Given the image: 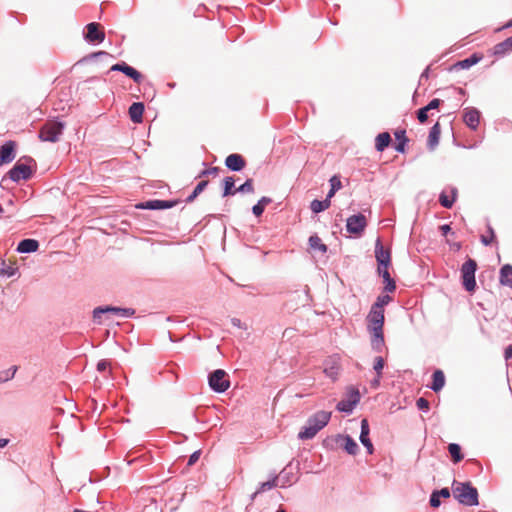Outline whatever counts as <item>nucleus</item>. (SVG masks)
I'll use <instances>...</instances> for the list:
<instances>
[{
	"instance_id": "nucleus-24",
	"label": "nucleus",
	"mask_w": 512,
	"mask_h": 512,
	"mask_svg": "<svg viewBox=\"0 0 512 512\" xmlns=\"http://www.w3.org/2000/svg\"><path fill=\"white\" fill-rule=\"evenodd\" d=\"M512 51V36L496 44L493 48V54L496 56H503Z\"/></svg>"
},
{
	"instance_id": "nucleus-46",
	"label": "nucleus",
	"mask_w": 512,
	"mask_h": 512,
	"mask_svg": "<svg viewBox=\"0 0 512 512\" xmlns=\"http://www.w3.org/2000/svg\"><path fill=\"white\" fill-rule=\"evenodd\" d=\"M110 366H111V363H110L108 360L103 359V360H100V361L98 362V364H97V370H98L99 372H104V371H106L108 368H110Z\"/></svg>"
},
{
	"instance_id": "nucleus-42",
	"label": "nucleus",
	"mask_w": 512,
	"mask_h": 512,
	"mask_svg": "<svg viewBox=\"0 0 512 512\" xmlns=\"http://www.w3.org/2000/svg\"><path fill=\"white\" fill-rule=\"evenodd\" d=\"M324 373L331 379L335 380V379H337V376L339 374V367L337 365L325 367Z\"/></svg>"
},
{
	"instance_id": "nucleus-26",
	"label": "nucleus",
	"mask_w": 512,
	"mask_h": 512,
	"mask_svg": "<svg viewBox=\"0 0 512 512\" xmlns=\"http://www.w3.org/2000/svg\"><path fill=\"white\" fill-rule=\"evenodd\" d=\"M482 59V55L477 53L472 54L469 58L461 60L454 65L455 69H468L477 64Z\"/></svg>"
},
{
	"instance_id": "nucleus-32",
	"label": "nucleus",
	"mask_w": 512,
	"mask_h": 512,
	"mask_svg": "<svg viewBox=\"0 0 512 512\" xmlns=\"http://www.w3.org/2000/svg\"><path fill=\"white\" fill-rule=\"evenodd\" d=\"M309 245L313 250H319L322 253L327 251V246L322 242L318 235H312L309 238Z\"/></svg>"
},
{
	"instance_id": "nucleus-27",
	"label": "nucleus",
	"mask_w": 512,
	"mask_h": 512,
	"mask_svg": "<svg viewBox=\"0 0 512 512\" xmlns=\"http://www.w3.org/2000/svg\"><path fill=\"white\" fill-rule=\"evenodd\" d=\"M391 137L388 132L380 133L375 138V148L377 151L382 152L389 146Z\"/></svg>"
},
{
	"instance_id": "nucleus-59",
	"label": "nucleus",
	"mask_w": 512,
	"mask_h": 512,
	"mask_svg": "<svg viewBox=\"0 0 512 512\" xmlns=\"http://www.w3.org/2000/svg\"><path fill=\"white\" fill-rule=\"evenodd\" d=\"M440 230L442 231L443 235H446L450 231V226L446 224L442 225L440 227Z\"/></svg>"
},
{
	"instance_id": "nucleus-36",
	"label": "nucleus",
	"mask_w": 512,
	"mask_h": 512,
	"mask_svg": "<svg viewBox=\"0 0 512 512\" xmlns=\"http://www.w3.org/2000/svg\"><path fill=\"white\" fill-rule=\"evenodd\" d=\"M392 298L389 295L378 296L376 302L372 305L374 309L384 310V306L387 305Z\"/></svg>"
},
{
	"instance_id": "nucleus-60",
	"label": "nucleus",
	"mask_w": 512,
	"mask_h": 512,
	"mask_svg": "<svg viewBox=\"0 0 512 512\" xmlns=\"http://www.w3.org/2000/svg\"><path fill=\"white\" fill-rule=\"evenodd\" d=\"M199 194H197L195 191L192 192V194L187 198V202H192L194 201V199L198 196Z\"/></svg>"
},
{
	"instance_id": "nucleus-64",
	"label": "nucleus",
	"mask_w": 512,
	"mask_h": 512,
	"mask_svg": "<svg viewBox=\"0 0 512 512\" xmlns=\"http://www.w3.org/2000/svg\"><path fill=\"white\" fill-rule=\"evenodd\" d=\"M93 55H94V56H102V55H105V56H106V55H108V53H107V52H105V51H99V52L94 53Z\"/></svg>"
},
{
	"instance_id": "nucleus-62",
	"label": "nucleus",
	"mask_w": 512,
	"mask_h": 512,
	"mask_svg": "<svg viewBox=\"0 0 512 512\" xmlns=\"http://www.w3.org/2000/svg\"><path fill=\"white\" fill-rule=\"evenodd\" d=\"M336 193V190H333L332 188L330 189V191L328 192V195H327V198L326 199H331L334 194Z\"/></svg>"
},
{
	"instance_id": "nucleus-10",
	"label": "nucleus",
	"mask_w": 512,
	"mask_h": 512,
	"mask_svg": "<svg viewBox=\"0 0 512 512\" xmlns=\"http://www.w3.org/2000/svg\"><path fill=\"white\" fill-rule=\"evenodd\" d=\"M101 26L99 23L92 22L86 26L87 32L85 34V39L89 42H97L101 43L105 39V33L100 29Z\"/></svg>"
},
{
	"instance_id": "nucleus-19",
	"label": "nucleus",
	"mask_w": 512,
	"mask_h": 512,
	"mask_svg": "<svg viewBox=\"0 0 512 512\" xmlns=\"http://www.w3.org/2000/svg\"><path fill=\"white\" fill-rule=\"evenodd\" d=\"M15 144L12 141L6 142L0 148V162L9 163L14 159Z\"/></svg>"
},
{
	"instance_id": "nucleus-38",
	"label": "nucleus",
	"mask_w": 512,
	"mask_h": 512,
	"mask_svg": "<svg viewBox=\"0 0 512 512\" xmlns=\"http://www.w3.org/2000/svg\"><path fill=\"white\" fill-rule=\"evenodd\" d=\"M383 367H384V360H383V358L382 357H377L375 359V363H374V370L377 371V373H378V377L374 381V385L375 386L379 385L380 374H381V370L383 369Z\"/></svg>"
},
{
	"instance_id": "nucleus-37",
	"label": "nucleus",
	"mask_w": 512,
	"mask_h": 512,
	"mask_svg": "<svg viewBox=\"0 0 512 512\" xmlns=\"http://www.w3.org/2000/svg\"><path fill=\"white\" fill-rule=\"evenodd\" d=\"M452 193H453L452 199H450L445 193H441V195L439 197V202L443 207H445V208L452 207V205L455 201V197H456V190H453Z\"/></svg>"
},
{
	"instance_id": "nucleus-29",
	"label": "nucleus",
	"mask_w": 512,
	"mask_h": 512,
	"mask_svg": "<svg viewBox=\"0 0 512 512\" xmlns=\"http://www.w3.org/2000/svg\"><path fill=\"white\" fill-rule=\"evenodd\" d=\"M18 267L15 262L9 261L8 263L2 261L0 264V275L11 277L16 274Z\"/></svg>"
},
{
	"instance_id": "nucleus-58",
	"label": "nucleus",
	"mask_w": 512,
	"mask_h": 512,
	"mask_svg": "<svg viewBox=\"0 0 512 512\" xmlns=\"http://www.w3.org/2000/svg\"><path fill=\"white\" fill-rule=\"evenodd\" d=\"M395 136H396V138H397L399 141H401L403 138H406V137H405V131H404V130H402V131H397V132L395 133Z\"/></svg>"
},
{
	"instance_id": "nucleus-53",
	"label": "nucleus",
	"mask_w": 512,
	"mask_h": 512,
	"mask_svg": "<svg viewBox=\"0 0 512 512\" xmlns=\"http://www.w3.org/2000/svg\"><path fill=\"white\" fill-rule=\"evenodd\" d=\"M264 209L265 208H263L259 203H257L256 205L253 206L252 212L255 216L259 217L264 212Z\"/></svg>"
},
{
	"instance_id": "nucleus-13",
	"label": "nucleus",
	"mask_w": 512,
	"mask_h": 512,
	"mask_svg": "<svg viewBox=\"0 0 512 512\" xmlns=\"http://www.w3.org/2000/svg\"><path fill=\"white\" fill-rule=\"evenodd\" d=\"M463 121L469 128L476 130L480 123V112L474 107L465 108Z\"/></svg>"
},
{
	"instance_id": "nucleus-41",
	"label": "nucleus",
	"mask_w": 512,
	"mask_h": 512,
	"mask_svg": "<svg viewBox=\"0 0 512 512\" xmlns=\"http://www.w3.org/2000/svg\"><path fill=\"white\" fill-rule=\"evenodd\" d=\"M277 486V478H274L271 481H267L261 484L260 488L256 491L255 495L266 490L272 489Z\"/></svg>"
},
{
	"instance_id": "nucleus-28",
	"label": "nucleus",
	"mask_w": 512,
	"mask_h": 512,
	"mask_svg": "<svg viewBox=\"0 0 512 512\" xmlns=\"http://www.w3.org/2000/svg\"><path fill=\"white\" fill-rule=\"evenodd\" d=\"M441 128L440 124L437 122L431 128L429 136H428V146L433 149L438 143L440 138Z\"/></svg>"
},
{
	"instance_id": "nucleus-3",
	"label": "nucleus",
	"mask_w": 512,
	"mask_h": 512,
	"mask_svg": "<svg viewBox=\"0 0 512 512\" xmlns=\"http://www.w3.org/2000/svg\"><path fill=\"white\" fill-rule=\"evenodd\" d=\"M477 263L474 259L469 258L461 267V277L464 288L468 292H473L476 288L475 272Z\"/></svg>"
},
{
	"instance_id": "nucleus-17",
	"label": "nucleus",
	"mask_w": 512,
	"mask_h": 512,
	"mask_svg": "<svg viewBox=\"0 0 512 512\" xmlns=\"http://www.w3.org/2000/svg\"><path fill=\"white\" fill-rule=\"evenodd\" d=\"M225 165L232 171H241L246 166V161L240 154H230L225 159Z\"/></svg>"
},
{
	"instance_id": "nucleus-52",
	"label": "nucleus",
	"mask_w": 512,
	"mask_h": 512,
	"mask_svg": "<svg viewBox=\"0 0 512 512\" xmlns=\"http://www.w3.org/2000/svg\"><path fill=\"white\" fill-rule=\"evenodd\" d=\"M391 263H385V264H378V273L379 275H384V273L389 272V266Z\"/></svg>"
},
{
	"instance_id": "nucleus-34",
	"label": "nucleus",
	"mask_w": 512,
	"mask_h": 512,
	"mask_svg": "<svg viewBox=\"0 0 512 512\" xmlns=\"http://www.w3.org/2000/svg\"><path fill=\"white\" fill-rule=\"evenodd\" d=\"M234 184H235V180L233 177H226L224 179L223 197H227V196L236 194V189L233 190Z\"/></svg>"
},
{
	"instance_id": "nucleus-48",
	"label": "nucleus",
	"mask_w": 512,
	"mask_h": 512,
	"mask_svg": "<svg viewBox=\"0 0 512 512\" xmlns=\"http://www.w3.org/2000/svg\"><path fill=\"white\" fill-rule=\"evenodd\" d=\"M440 496H439V493H436L435 491L432 493L431 497H430V505L432 507H438L440 506Z\"/></svg>"
},
{
	"instance_id": "nucleus-44",
	"label": "nucleus",
	"mask_w": 512,
	"mask_h": 512,
	"mask_svg": "<svg viewBox=\"0 0 512 512\" xmlns=\"http://www.w3.org/2000/svg\"><path fill=\"white\" fill-rule=\"evenodd\" d=\"M220 172V168L219 167H211L209 169H206V170H203L199 177H205V176H209V175H212L214 177H216Z\"/></svg>"
},
{
	"instance_id": "nucleus-12",
	"label": "nucleus",
	"mask_w": 512,
	"mask_h": 512,
	"mask_svg": "<svg viewBox=\"0 0 512 512\" xmlns=\"http://www.w3.org/2000/svg\"><path fill=\"white\" fill-rule=\"evenodd\" d=\"M177 201L150 200L136 205L138 209L161 210L174 207Z\"/></svg>"
},
{
	"instance_id": "nucleus-35",
	"label": "nucleus",
	"mask_w": 512,
	"mask_h": 512,
	"mask_svg": "<svg viewBox=\"0 0 512 512\" xmlns=\"http://www.w3.org/2000/svg\"><path fill=\"white\" fill-rule=\"evenodd\" d=\"M383 281L385 283L384 290L387 292H394L396 289L395 281L391 278L390 273L386 272L382 275Z\"/></svg>"
},
{
	"instance_id": "nucleus-39",
	"label": "nucleus",
	"mask_w": 512,
	"mask_h": 512,
	"mask_svg": "<svg viewBox=\"0 0 512 512\" xmlns=\"http://www.w3.org/2000/svg\"><path fill=\"white\" fill-rule=\"evenodd\" d=\"M236 192H254L253 180L247 179L241 186L236 189Z\"/></svg>"
},
{
	"instance_id": "nucleus-23",
	"label": "nucleus",
	"mask_w": 512,
	"mask_h": 512,
	"mask_svg": "<svg viewBox=\"0 0 512 512\" xmlns=\"http://www.w3.org/2000/svg\"><path fill=\"white\" fill-rule=\"evenodd\" d=\"M39 248V243L34 239H24L22 240L17 247V251L21 253H31L37 251Z\"/></svg>"
},
{
	"instance_id": "nucleus-49",
	"label": "nucleus",
	"mask_w": 512,
	"mask_h": 512,
	"mask_svg": "<svg viewBox=\"0 0 512 512\" xmlns=\"http://www.w3.org/2000/svg\"><path fill=\"white\" fill-rule=\"evenodd\" d=\"M441 102L442 101L440 99L435 98V99L431 100L425 107L428 109V111H431V110L439 108Z\"/></svg>"
},
{
	"instance_id": "nucleus-20",
	"label": "nucleus",
	"mask_w": 512,
	"mask_h": 512,
	"mask_svg": "<svg viewBox=\"0 0 512 512\" xmlns=\"http://www.w3.org/2000/svg\"><path fill=\"white\" fill-rule=\"evenodd\" d=\"M144 104L141 102H134L129 107V116L133 123H141L143 120Z\"/></svg>"
},
{
	"instance_id": "nucleus-9",
	"label": "nucleus",
	"mask_w": 512,
	"mask_h": 512,
	"mask_svg": "<svg viewBox=\"0 0 512 512\" xmlns=\"http://www.w3.org/2000/svg\"><path fill=\"white\" fill-rule=\"evenodd\" d=\"M31 168L26 163L18 161L15 166L9 171V177L13 181L26 180L31 176Z\"/></svg>"
},
{
	"instance_id": "nucleus-45",
	"label": "nucleus",
	"mask_w": 512,
	"mask_h": 512,
	"mask_svg": "<svg viewBox=\"0 0 512 512\" xmlns=\"http://www.w3.org/2000/svg\"><path fill=\"white\" fill-rule=\"evenodd\" d=\"M331 188L338 191L342 187L341 180L338 176L334 175L330 179Z\"/></svg>"
},
{
	"instance_id": "nucleus-33",
	"label": "nucleus",
	"mask_w": 512,
	"mask_h": 512,
	"mask_svg": "<svg viewBox=\"0 0 512 512\" xmlns=\"http://www.w3.org/2000/svg\"><path fill=\"white\" fill-rule=\"evenodd\" d=\"M331 205V201L329 199H325L323 201L313 200L311 202L310 208L314 213H320L326 209H328Z\"/></svg>"
},
{
	"instance_id": "nucleus-56",
	"label": "nucleus",
	"mask_w": 512,
	"mask_h": 512,
	"mask_svg": "<svg viewBox=\"0 0 512 512\" xmlns=\"http://www.w3.org/2000/svg\"><path fill=\"white\" fill-rule=\"evenodd\" d=\"M271 201H272V200H271L270 198H268V197H262V198L258 201V203H259L263 208H265V207H266V205H268V204H270V203H271Z\"/></svg>"
},
{
	"instance_id": "nucleus-5",
	"label": "nucleus",
	"mask_w": 512,
	"mask_h": 512,
	"mask_svg": "<svg viewBox=\"0 0 512 512\" xmlns=\"http://www.w3.org/2000/svg\"><path fill=\"white\" fill-rule=\"evenodd\" d=\"M209 386L218 393H223L228 390L230 381L227 378V373L222 369L212 372L209 376Z\"/></svg>"
},
{
	"instance_id": "nucleus-7",
	"label": "nucleus",
	"mask_w": 512,
	"mask_h": 512,
	"mask_svg": "<svg viewBox=\"0 0 512 512\" xmlns=\"http://www.w3.org/2000/svg\"><path fill=\"white\" fill-rule=\"evenodd\" d=\"M114 313L116 315L122 316V317H131L134 315L135 311L131 308H119V307H113V306H106V307H97L93 311V318L94 320L100 319L101 314L104 313Z\"/></svg>"
},
{
	"instance_id": "nucleus-55",
	"label": "nucleus",
	"mask_w": 512,
	"mask_h": 512,
	"mask_svg": "<svg viewBox=\"0 0 512 512\" xmlns=\"http://www.w3.org/2000/svg\"><path fill=\"white\" fill-rule=\"evenodd\" d=\"M436 493H439V496L443 498H449L450 497V490L448 488H443L440 491H435Z\"/></svg>"
},
{
	"instance_id": "nucleus-43",
	"label": "nucleus",
	"mask_w": 512,
	"mask_h": 512,
	"mask_svg": "<svg viewBox=\"0 0 512 512\" xmlns=\"http://www.w3.org/2000/svg\"><path fill=\"white\" fill-rule=\"evenodd\" d=\"M428 109L423 107L417 111V118L420 123H425L428 120Z\"/></svg>"
},
{
	"instance_id": "nucleus-22",
	"label": "nucleus",
	"mask_w": 512,
	"mask_h": 512,
	"mask_svg": "<svg viewBox=\"0 0 512 512\" xmlns=\"http://www.w3.org/2000/svg\"><path fill=\"white\" fill-rule=\"evenodd\" d=\"M499 282L512 289V266L505 264L500 269Z\"/></svg>"
},
{
	"instance_id": "nucleus-30",
	"label": "nucleus",
	"mask_w": 512,
	"mask_h": 512,
	"mask_svg": "<svg viewBox=\"0 0 512 512\" xmlns=\"http://www.w3.org/2000/svg\"><path fill=\"white\" fill-rule=\"evenodd\" d=\"M318 433L317 429L309 425L307 422L302 430L298 433V437L301 440L312 439Z\"/></svg>"
},
{
	"instance_id": "nucleus-54",
	"label": "nucleus",
	"mask_w": 512,
	"mask_h": 512,
	"mask_svg": "<svg viewBox=\"0 0 512 512\" xmlns=\"http://www.w3.org/2000/svg\"><path fill=\"white\" fill-rule=\"evenodd\" d=\"M407 141V138H403L401 141H399V143L395 147L396 151L403 153L405 151V145Z\"/></svg>"
},
{
	"instance_id": "nucleus-15",
	"label": "nucleus",
	"mask_w": 512,
	"mask_h": 512,
	"mask_svg": "<svg viewBox=\"0 0 512 512\" xmlns=\"http://www.w3.org/2000/svg\"><path fill=\"white\" fill-rule=\"evenodd\" d=\"M111 70L112 71H121V72H123L126 76L130 77L131 79H133L134 82H136V83H140L142 81V79H143V76H142V74L140 72H138L133 67L127 65L125 62L114 64L111 67Z\"/></svg>"
},
{
	"instance_id": "nucleus-31",
	"label": "nucleus",
	"mask_w": 512,
	"mask_h": 512,
	"mask_svg": "<svg viewBox=\"0 0 512 512\" xmlns=\"http://www.w3.org/2000/svg\"><path fill=\"white\" fill-rule=\"evenodd\" d=\"M448 451L454 463H458L464 458L463 454L461 453V447L456 443L449 444Z\"/></svg>"
},
{
	"instance_id": "nucleus-1",
	"label": "nucleus",
	"mask_w": 512,
	"mask_h": 512,
	"mask_svg": "<svg viewBox=\"0 0 512 512\" xmlns=\"http://www.w3.org/2000/svg\"><path fill=\"white\" fill-rule=\"evenodd\" d=\"M368 328L371 333L372 347L378 351L384 346V310H378L371 307L367 316Z\"/></svg>"
},
{
	"instance_id": "nucleus-25",
	"label": "nucleus",
	"mask_w": 512,
	"mask_h": 512,
	"mask_svg": "<svg viewBox=\"0 0 512 512\" xmlns=\"http://www.w3.org/2000/svg\"><path fill=\"white\" fill-rule=\"evenodd\" d=\"M432 384L430 388L434 392H439L445 385V375L442 370H436L432 375Z\"/></svg>"
},
{
	"instance_id": "nucleus-47",
	"label": "nucleus",
	"mask_w": 512,
	"mask_h": 512,
	"mask_svg": "<svg viewBox=\"0 0 512 512\" xmlns=\"http://www.w3.org/2000/svg\"><path fill=\"white\" fill-rule=\"evenodd\" d=\"M416 406L420 410H428L429 409V402L425 398L421 397L416 401Z\"/></svg>"
},
{
	"instance_id": "nucleus-6",
	"label": "nucleus",
	"mask_w": 512,
	"mask_h": 512,
	"mask_svg": "<svg viewBox=\"0 0 512 512\" xmlns=\"http://www.w3.org/2000/svg\"><path fill=\"white\" fill-rule=\"evenodd\" d=\"M360 400V394L357 389L350 388L347 392V399L341 400L337 404V409L342 412H352L355 405Z\"/></svg>"
},
{
	"instance_id": "nucleus-16",
	"label": "nucleus",
	"mask_w": 512,
	"mask_h": 512,
	"mask_svg": "<svg viewBox=\"0 0 512 512\" xmlns=\"http://www.w3.org/2000/svg\"><path fill=\"white\" fill-rule=\"evenodd\" d=\"M335 442L340 444L348 454L355 455L357 453L358 445L349 435H336Z\"/></svg>"
},
{
	"instance_id": "nucleus-8",
	"label": "nucleus",
	"mask_w": 512,
	"mask_h": 512,
	"mask_svg": "<svg viewBox=\"0 0 512 512\" xmlns=\"http://www.w3.org/2000/svg\"><path fill=\"white\" fill-rule=\"evenodd\" d=\"M367 225L366 217L362 214L352 215L347 219L346 228L351 234H361Z\"/></svg>"
},
{
	"instance_id": "nucleus-51",
	"label": "nucleus",
	"mask_w": 512,
	"mask_h": 512,
	"mask_svg": "<svg viewBox=\"0 0 512 512\" xmlns=\"http://www.w3.org/2000/svg\"><path fill=\"white\" fill-rule=\"evenodd\" d=\"M207 185H208V180H202L197 184L194 191L197 194H200L207 187Z\"/></svg>"
},
{
	"instance_id": "nucleus-61",
	"label": "nucleus",
	"mask_w": 512,
	"mask_h": 512,
	"mask_svg": "<svg viewBox=\"0 0 512 512\" xmlns=\"http://www.w3.org/2000/svg\"><path fill=\"white\" fill-rule=\"evenodd\" d=\"M231 322H232V324H233L234 326L239 327V328L241 327V321H240L239 319H237V318H233V319L231 320Z\"/></svg>"
},
{
	"instance_id": "nucleus-63",
	"label": "nucleus",
	"mask_w": 512,
	"mask_h": 512,
	"mask_svg": "<svg viewBox=\"0 0 512 512\" xmlns=\"http://www.w3.org/2000/svg\"><path fill=\"white\" fill-rule=\"evenodd\" d=\"M8 440L7 439H0V448H3L7 445Z\"/></svg>"
},
{
	"instance_id": "nucleus-40",
	"label": "nucleus",
	"mask_w": 512,
	"mask_h": 512,
	"mask_svg": "<svg viewBox=\"0 0 512 512\" xmlns=\"http://www.w3.org/2000/svg\"><path fill=\"white\" fill-rule=\"evenodd\" d=\"M488 232H489V235L485 236V235H482L481 237V242L484 244V245H490L491 243H493L495 241V232L493 230L492 227H488Z\"/></svg>"
},
{
	"instance_id": "nucleus-11",
	"label": "nucleus",
	"mask_w": 512,
	"mask_h": 512,
	"mask_svg": "<svg viewBox=\"0 0 512 512\" xmlns=\"http://www.w3.org/2000/svg\"><path fill=\"white\" fill-rule=\"evenodd\" d=\"M330 418L331 412L321 410L313 414L307 422L319 432L328 424Z\"/></svg>"
},
{
	"instance_id": "nucleus-57",
	"label": "nucleus",
	"mask_w": 512,
	"mask_h": 512,
	"mask_svg": "<svg viewBox=\"0 0 512 512\" xmlns=\"http://www.w3.org/2000/svg\"><path fill=\"white\" fill-rule=\"evenodd\" d=\"M511 357H512V345H509L505 349V358L508 359V358H511Z\"/></svg>"
},
{
	"instance_id": "nucleus-50",
	"label": "nucleus",
	"mask_w": 512,
	"mask_h": 512,
	"mask_svg": "<svg viewBox=\"0 0 512 512\" xmlns=\"http://www.w3.org/2000/svg\"><path fill=\"white\" fill-rule=\"evenodd\" d=\"M201 451H195L188 460V466L194 465L200 458Z\"/></svg>"
},
{
	"instance_id": "nucleus-18",
	"label": "nucleus",
	"mask_w": 512,
	"mask_h": 512,
	"mask_svg": "<svg viewBox=\"0 0 512 512\" xmlns=\"http://www.w3.org/2000/svg\"><path fill=\"white\" fill-rule=\"evenodd\" d=\"M375 257L378 264L391 263L390 250L385 249L379 239L376 241L375 245Z\"/></svg>"
},
{
	"instance_id": "nucleus-21",
	"label": "nucleus",
	"mask_w": 512,
	"mask_h": 512,
	"mask_svg": "<svg viewBox=\"0 0 512 512\" xmlns=\"http://www.w3.org/2000/svg\"><path fill=\"white\" fill-rule=\"evenodd\" d=\"M368 435H369L368 421H367V419H362L360 441L367 448L368 453L372 454L373 453V445H372Z\"/></svg>"
},
{
	"instance_id": "nucleus-4",
	"label": "nucleus",
	"mask_w": 512,
	"mask_h": 512,
	"mask_svg": "<svg viewBox=\"0 0 512 512\" xmlns=\"http://www.w3.org/2000/svg\"><path fill=\"white\" fill-rule=\"evenodd\" d=\"M63 127L61 122L49 121L41 128L39 137L42 141L56 142L62 134Z\"/></svg>"
},
{
	"instance_id": "nucleus-14",
	"label": "nucleus",
	"mask_w": 512,
	"mask_h": 512,
	"mask_svg": "<svg viewBox=\"0 0 512 512\" xmlns=\"http://www.w3.org/2000/svg\"><path fill=\"white\" fill-rule=\"evenodd\" d=\"M111 70L112 71H121V72H123L126 76L130 77L131 79H133L134 82H136V83H140L142 81V79H143V76H142V74L140 72H138L133 67L127 65L125 62L114 64L111 67Z\"/></svg>"
},
{
	"instance_id": "nucleus-2",
	"label": "nucleus",
	"mask_w": 512,
	"mask_h": 512,
	"mask_svg": "<svg viewBox=\"0 0 512 512\" xmlns=\"http://www.w3.org/2000/svg\"><path fill=\"white\" fill-rule=\"evenodd\" d=\"M453 495L463 505L476 506L479 504L478 491L470 482H454Z\"/></svg>"
}]
</instances>
